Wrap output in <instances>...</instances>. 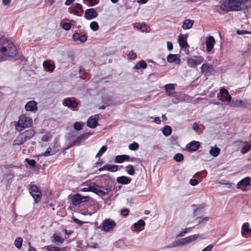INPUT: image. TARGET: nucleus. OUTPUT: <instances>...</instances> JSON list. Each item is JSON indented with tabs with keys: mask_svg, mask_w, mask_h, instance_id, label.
<instances>
[{
	"mask_svg": "<svg viewBox=\"0 0 251 251\" xmlns=\"http://www.w3.org/2000/svg\"><path fill=\"white\" fill-rule=\"evenodd\" d=\"M0 52L5 56L14 57L17 54V50L11 41L2 37L0 38Z\"/></svg>",
	"mask_w": 251,
	"mask_h": 251,
	"instance_id": "obj_1",
	"label": "nucleus"
},
{
	"mask_svg": "<svg viewBox=\"0 0 251 251\" xmlns=\"http://www.w3.org/2000/svg\"><path fill=\"white\" fill-rule=\"evenodd\" d=\"M245 4L240 0H225L220 5V9L223 11L230 12L240 11L243 9Z\"/></svg>",
	"mask_w": 251,
	"mask_h": 251,
	"instance_id": "obj_2",
	"label": "nucleus"
},
{
	"mask_svg": "<svg viewBox=\"0 0 251 251\" xmlns=\"http://www.w3.org/2000/svg\"><path fill=\"white\" fill-rule=\"evenodd\" d=\"M35 134V131L32 129L25 130L19 134L13 141V145H21L32 138Z\"/></svg>",
	"mask_w": 251,
	"mask_h": 251,
	"instance_id": "obj_3",
	"label": "nucleus"
},
{
	"mask_svg": "<svg viewBox=\"0 0 251 251\" xmlns=\"http://www.w3.org/2000/svg\"><path fill=\"white\" fill-rule=\"evenodd\" d=\"M32 125V119L29 117L22 116L15 124V127L18 131H22L25 128L30 127Z\"/></svg>",
	"mask_w": 251,
	"mask_h": 251,
	"instance_id": "obj_4",
	"label": "nucleus"
},
{
	"mask_svg": "<svg viewBox=\"0 0 251 251\" xmlns=\"http://www.w3.org/2000/svg\"><path fill=\"white\" fill-rule=\"evenodd\" d=\"M101 185H100L103 190L111 191L113 188V180L107 175H103L100 176Z\"/></svg>",
	"mask_w": 251,
	"mask_h": 251,
	"instance_id": "obj_5",
	"label": "nucleus"
},
{
	"mask_svg": "<svg viewBox=\"0 0 251 251\" xmlns=\"http://www.w3.org/2000/svg\"><path fill=\"white\" fill-rule=\"evenodd\" d=\"M29 192L33 198L35 202L37 203L41 200L42 194L38 187L35 185L29 186Z\"/></svg>",
	"mask_w": 251,
	"mask_h": 251,
	"instance_id": "obj_6",
	"label": "nucleus"
},
{
	"mask_svg": "<svg viewBox=\"0 0 251 251\" xmlns=\"http://www.w3.org/2000/svg\"><path fill=\"white\" fill-rule=\"evenodd\" d=\"M115 226L116 223L113 220L107 219L102 223L101 230L105 232H109L112 230Z\"/></svg>",
	"mask_w": 251,
	"mask_h": 251,
	"instance_id": "obj_7",
	"label": "nucleus"
},
{
	"mask_svg": "<svg viewBox=\"0 0 251 251\" xmlns=\"http://www.w3.org/2000/svg\"><path fill=\"white\" fill-rule=\"evenodd\" d=\"M191 100L190 96L187 94H181L175 96V98L172 99V102L176 104L179 102L187 101L189 102Z\"/></svg>",
	"mask_w": 251,
	"mask_h": 251,
	"instance_id": "obj_8",
	"label": "nucleus"
},
{
	"mask_svg": "<svg viewBox=\"0 0 251 251\" xmlns=\"http://www.w3.org/2000/svg\"><path fill=\"white\" fill-rule=\"evenodd\" d=\"M62 104L64 106L68 107L71 109H75L78 106V102L75 100H72L70 98H67L65 99L62 102Z\"/></svg>",
	"mask_w": 251,
	"mask_h": 251,
	"instance_id": "obj_9",
	"label": "nucleus"
},
{
	"mask_svg": "<svg viewBox=\"0 0 251 251\" xmlns=\"http://www.w3.org/2000/svg\"><path fill=\"white\" fill-rule=\"evenodd\" d=\"M89 198V197L82 196L79 194H76L73 197L72 202L74 205H77L81 202L88 201Z\"/></svg>",
	"mask_w": 251,
	"mask_h": 251,
	"instance_id": "obj_10",
	"label": "nucleus"
},
{
	"mask_svg": "<svg viewBox=\"0 0 251 251\" xmlns=\"http://www.w3.org/2000/svg\"><path fill=\"white\" fill-rule=\"evenodd\" d=\"M187 34H180L178 36V42L179 45L181 49L184 50L188 49L189 48V45L187 42Z\"/></svg>",
	"mask_w": 251,
	"mask_h": 251,
	"instance_id": "obj_11",
	"label": "nucleus"
},
{
	"mask_svg": "<svg viewBox=\"0 0 251 251\" xmlns=\"http://www.w3.org/2000/svg\"><path fill=\"white\" fill-rule=\"evenodd\" d=\"M99 115H94L90 117L87 121V126L92 128H95L98 125Z\"/></svg>",
	"mask_w": 251,
	"mask_h": 251,
	"instance_id": "obj_12",
	"label": "nucleus"
},
{
	"mask_svg": "<svg viewBox=\"0 0 251 251\" xmlns=\"http://www.w3.org/2000/svg\"><path fill=\"white\" fill-rule=\"evenodd\" d=\"M200 145L199 141H193L187 144L185 148L187 151L192 152L197 151L200 148Z\"/></svg>",
	"mask_w": 251,
	"mask_h": 251,
	"instance_id": "obj_13",
	"label": "nucleus"
},
{
	"mask_svg": "<svg viewBox=\"0 0 251 251\" xmlns=\"http://www.w3.org/2000/svg\"><path fill=\"white\" fill-rule=\"evenodd\" d=\"M215 43L214 37L212 36L207 37L205 40L206 50L207 51L210 52L213 49Z\"/></svg>",
	"mask_w": 251,
	"mask_h": 251,
	"instance_id": "obj_14",
	"label": "nucleus"
},
{
	"mask_svg": "<svg viewBox=\"0 0 251 251\" xmlns=\"http://www.w3.org/2000/svg\"><path fill=\"white\" fill-rule=\"evenodd\" d=\"M25 108L26 111L35 112L37 110V102L35 100H30L25 104Z\"/></svg>",
	"mask_w": 251,
	"mask_h": 251,
	"instance_id": "obj_15",
	"label": "nucleus"
},
{
	"mask_svg": "<svg viewBox=\"0 0 251 251\" xmlns=\"http://www.w3.org/2000/svg\"><path fill=\"white\" fill-rule=\"evenodd\" d=\"M91 134L90 133H85L77 137L76 139H75L72 142V145H79L81 143H83L86 139H87L88 137Z\"/></svg>",
	"mask_w": 251,
	"mask_h": 251,
	"instance_id": "obj_16",
	"label": "nucleus"
},
{
	"mask_svg": "<svg viewBox=\"0 0 251 251\" xmlns=\"http://www.w3.org/2000/svg\"><path fill=\"white\" fill-rule=\"evenodd\" d=\"M98 16V13L94 8H91L85 11L84 17L87 20H92Z\"/></svg>",
	"mask_w": 251,
	"mask_h": 251,
	"instance_id": "obj_17",
	"label": "nucleus"
},
{
	"mask_svg": "<svg viewBox=\"0 0 251 251\" xmlns=\"http://www.w3.org/2000/svg\"><path fill=\"white\" fill-rule=\"evenodd\" d=\"M167 61L169 63H176V64H179L181 62V60L179 58V56L176 54H170L167 57Z\"/></svg>",
	"mask_w": 251,
	"mask_h": 251,
	"instance_id": "obj_18",
	"label": "nucleus"
},
{
	"mask_svg": "<svg viewBox=\"0 0 251 251\" xmlns=\"http://www.w3.org/2000/svg\"><path fill=\"white\" fill-rule=\"evenodd\" d=\"M212 69V65L208 63H203L201 67V72L207 75L211 74V71Z\"/></svg>",
	"mask_w": 251,
	"mask_h": 251,
	"instance_id": "obj_19",
	"label": "nucleus"
},
{
	"mask_svg": "<svg viewBox=\"0 0 251 251\" xmlns=\"http://www.w3.org/2000/svg\"><path fill=\"white\" fill-rule=\"evenodd\" d=\"M58 151V149L55 147L48 148L44 153L39 155L40 156H48L55 154Z\"/></svg>",
	"mask_w": 251,
	"mask_h": 251,
	"instance_id": "obj_20",
	"label": "nucleus"
},
{
	"mask_svg": "<svg viewBox=\"0 0 251 251\" xmlns=\"http://www.w3.org/2000/svg\"><path fill=\"white\" fill-rule=\"evenodd\" d=\"M118 169V166L116 165H105L103 167L99 168L100 171H102L103 170H106L112 172H115Z\"/></svg>",
	"mask_w": 251,
	"mask_h": 251,
	"instance_id": "obj_21",
	"label": "nucleus"
},
{
	"mask_svg": "<svg viewBox=\"0 0 251 251\" xmlns=\"http://www.w3.org/2000/svg\"><path fill=\"white\" fill-rule=\"evenodd\" d=\"M199 236V234H195L181 239L180 240L182 245H184L186 244L189 243L192 241L197 239L198 238Z\"/></svg>",
	"mask_w": 251,
	"mask_h": 251,
	"instance_id": "obj_22",
	"label": "nucleus"
},
{
	"mask_svg": "<svg viewBox=\"0 0 251 251\" xmlns=\"http://www.w3.org/2000/svg\"><path fill=\"white\" fill-rule=\"evenodd\" d=\"M164 88L168 96H172L175 93V88L174 84L170 83L166 84L164 86Z\"/></svg>",
	"mask_w": 251,
	"mask_h": 251,
	"instance_id": "obj_23",
	"label": "nucleus"
},
{
	"mask_svg": "<svg viewBox=\"0 0 251 251\" xmlns=\"http://www.w3.org/2000/svg\"><path fill=\"white\" fill-rule=\"evenodd\" d=\"M129 160H130L129 155L123 154L117 155L115 158L114 161L116 163H122L125 161H128Z\"/></svg>",
	"mask_w": 251,
	"mask_h": 251,
	"instance_id": "obj_24",
	"label": "nucleus"
},
{
	"mask_svg": "<svg viewBox=\"0 0 251 251\" xmlns=\"http://www.w3.org/2000/svg\"><path fill=\"white\" fill-rule=\"evenodd\" d=\"M220 93L226 101H230L231 100L232 98L231 96L226 89L224 88H222L220 91Z\"/></svg>",
	"mask_w": 251,
	"mask_h": 251,
	"instance_id": "obj_25",
	"label": "nucleus"
},
{
	"mask_svg": "<svg viewBox=\"0 0 251 251\" xmlns=\"http://www.w3.org/2000/svg\"><path fill=\"white\" fill-rule=\"evenodd\" d=\"M117 181L118 183L122 184H127L131 181V179L126 176H121L117 178Z\"/></svg>",
	"mask_w": 251,
	"mask_h": 251,
	"instance_id": "obj_26",
	"label": "nucleus"
},
{
	"mask_svg": "<svg viewBox=\"0 0 251 251\" xmlns=\"http://www.w3.org/2000/svg\"><path fill=\"white\" fill-rule=\"evenodd\" d=\"M194 24V21L190 19L185 20L182 24V27L183 29H188L191 28Z\"/></svg>",
	"mask_w": 251,
	"mask_h": 251,
	"instance_id": "obj_27",
	"label": "nucleus"
},
{
	"mask_svg": "<svg viewBox=\"0 0 251 251\" xmlns=\"http://www.w3.org/2000/svg\"><path fill=\"white\" fill-rule=\"evenodd\" d=\"M145 225V222L144 220L140 219L137 222L133 224V226L135 230L139 231L141 230L142 227H144Z\"/></svg>",
	"mask_w": 251,
	"mask_h": 251,
	"instance_id": "obj_28",
	"label": "nucleus"
},
{
	"mask_svg": "<svg viewBox=\"0 0 251 251\" xmlns=\"http://www.w3.org/2000/svg\"><path fill=\"white\" fill-rule=\"evenodd\" d=\"M99 185V187H97L94 193L96 194L99 196H105L109 194L111 191H105L104 190H102Z\"/></svg>",
	"mask_w": 251,
	"mask_h": 251,
	"instance_id": "obj_29",
	"label": "nucleus"
},
{
	"mask_svg": "<svg viewBox=\"0 0 251 251\" xmlns=\"http://www.w3.org/2000/svg\"><path fill=\"white\" fill-rule=\"evenodd\" d=\"M251 177L248 176L241 180L238 184L244 187H247L250 185Z\"/></svg>",
	"mask_w": 251,
	"mask_h": 251,
	"instance_id": "obj_30",
	"label": "nucleus"
},
{
	"mask_svg": "<svg viewBox=\"0 0 251 251\" xmlns=\"http://www.w3.org/2000/svg\"><path fill=\"white\" fill-rule=\"evenodd\" d=\"M86 186L90 189V192L95 193L96 189L97 187H99V185L97 184L95 182H85L84 183Z\"/></svg>",
	"mask_w": 251,
	"mask_h": 251,
	"instance_id": "obj_31",
	"label": "nucleus"
},
{
	"mask_svg": "<svg viewBox=\"0 0 251 251\" xmlns=\"http://www.w3.org/2000/svg\"><path fill=\"white\" fill-rule=\"evenodd\" d=\"M220 152V149L217 147H211L209 151V153L213 157H217L218 156Z\"/></svg>",
	"mask_w": 251,
	"mask_h": 251,
	"instance_id": "obj_32",
	"label": "nucleus"
},
{
	"mask_svg": "<svg viewBox=\"0 0 251 251\" xmlns=\"http://www.w3.org/2000/svg\"><path fill=\"white\" fill-rule=\"evenodd\" d=\"M134 27L139 29L142 32H146L147 27L145 24H141L140 23H136L134 24Z\"/></svg>",
	"mask_w": 251,
	"mask_h": 251,
	"instance_id": "obj_33",
	"label": "nucleus"
},
{
	"mask_svg": "<svg viewBox=\"0 0 251 251\" xmlns=\"http://www.w3.org/2000/svg\"><path fill=\"white\" fill-rule=\"evenodd\" d=\"M147 67V64L146 62L143 60H142L140 61H139L137 64L135 65L134 68L136 70H139L140 69H145Z\"/></svg>",
	"mask_w": 251,
	"mask_h": 251,
	"instance_id": "obj_34",
	"label": "nucleus"
},
{
	"mask_svg": "<svg viewBox=\"0 0 251 251\" xmlns=\"http://www.w3.org/2000/svg\"><path fill=\"white\" fill-rule=\"evenodd\" d=\"M251 150V144L248 142H245L243 147L242 148L241 152L243 154L247 153Z\"/></svg>",
	"mask_w": 251,
	"mask_h": 251,
	"instance_id": "obj_35",
	"label": "nucleus"
},
{
	"mask_svg": "<svg viewBox=\"0 0 251 251\" xmlns=\"http://www.w3.org/2000/svg\"><path fill=\"white\" fill-rule=\"evenodd\" d=\"M82 5L80 3H76L75 5V9L73 11V13L77 16H80L79 11H82Z\"/></svg>",
	"mask_w": 251,
	"mask_h": 251,
	"instance_id": "obj_36",
	"label": "nucleus"
},
{
	"mask_svg": "<svg viewBox=\"0 0 251 251\" xmlns=\"http://www.w3.org/2000/svg\"><path fill=\"white\" fill-rule=\"evenodd\" d=\"M172 131L171 126H165L162 129V132L164 136H168L170 135Z\"/></svg>",
	"mask_w": 251,
	"mask_h": 251,
	"instance_id": "obj_37",
	"label": "nucleus"
},
{
	"mask_svg": "<svg viewBox=\"0 0 251 251\" xmlns=\"http://www.w3.org/2000/svg\"><path fill=\"white\" fill-rule=\"evenodd\" d=\"M43 66L45 68H47L49 71L52 72L54 69V65L50 64L48 61H45L43 62Z\"/></svg>",
	"mask_w": 251,
	"mask_h": 251,
	"instance_id": "obj_38",
	"label": "nucleus"
},
{
	"mask_svg": "<svg viewBox=\"0 0 251 251\" xmlns=\"http://www.w3.org/2000/svg\"><path fill=\"white\" fill-rule=\"evenodd\" d=\"M126 173L131 176H133L135 174V170L131 165H128L126 167Z\"/></svg>",
	"mask_w": 251,
	"mask_h": 251,
	"instance_id": "obj_39",
	"label": "nucleus"
},
{
	"mask_svg": "<svg viewBox=\"0 0 251 251\" xmlns=\"http://www.w3.org/2000/svg\"><path fill=\"white\" fill-rule=\"evenodd\" d=\"M250 224L249 223H244L242 226V229L248 234H251V228L249 227Z\"/></svg>",
	"mask_w": 251,
	"mask_h": 251,
	"instance_id": "obj_40",
	"label": "nucleus"
},
{
	"mask_svg": "<svg viewBox=\"0 0 251 251\" xmlns=\"http://www.w3.org/2000/svg\"><path fill=\"white\" fill-rule=\"evenodd\" d=\"M22 243L23 239L21 237H18L16 238L14 241V245L17 249H20L22 247Z\"/></svg>",
	"mask_w": 251,
	"mask_h": 251,
	"instance_id": "obj_41",
	"label": "nucleus"
},
{
	"mask_svg": "<svg viewBox=\"0 0 251 251\" xmlns=\"http://www.w3.org/2000/svg\"><path fill=\"white\" fill-rule=\"evenodd\" d=\"M48 251H63L58 247L52 245H48L45 247Z\"/></svg>",
	"mask_w": 251,
	"mask_h": 251,
	"instance_id": "obj_42",
	"label": "nucleus"
},
{
	"mask_svg": "<svg viewBox=\"0 0 251 251\" xmlns=\"http://www.w3.org/2000/svg\"><path fill=\"white\" fill-rule=\"evenodd\" d=\"M194 58L196 66L198 65L201 64L204 60V58L201 56H194Z\"/></svg>",
	"mask_w": 251,
	"mask_h": 251,
	"instance_id": "obj_43",
	"label": "nucleus"
},
{
	"mask_svg": "<svg viewBox=\"0 0 251 251\" xmlns=\"http://www.w3.org/2000/svg\"><path fill=\"white\" fill-rule=\"evenodd\" d=\"M187 65L191 68H195L196 67L194 58H189L187 60Z\"/></svg>",
	"mask_w": 251,
	"mask_h": 251,
	"instance_id": "obj_44",
	"label": "nucleus"
},
{
	"mask_svg": "<svg viewBox=\"0 0 251 251\" xmlns=\"http://www.w3.org/2000/svg\"><path fill=\"white\" fill-rule=\"evenodd\" d=\"M99 27V26L98 23L95 21L92 22L90 24V28L94 31L98 30Z\"/></svg>",
	"mask_w": 251,
	"mask_h": 251,
	"instance_id": "obj_45",
	"label": "nucleus"
},
{
	"mask_svg": "<svg viewBox=\"0 0 251 251\" xmlns=\"http://www.w3.org/2000/svg\"><path fill=\"white\" fill-rule=\"evenodd\" d=\"M174 159L176 162H181L184 159V156L182 154L177 153L174 155Z\"/></svg>",
	"mask_w": 251,
	"mask_h": 251,
	"instance_id": "obj_46",
	"label": "nucleus"
},
{
	"mask_svg": "<svg viewBox=\"0 0 251 251\" xmlns=\"http://www.w3.org/2000/svg\"><path fill=\"white\" fill-rule=\"evenodd\" d=\"M107 147L105 146H103L99 150L97 154H96V157H100L102 155V154L106 151Z\"/></svg>",
	"mask_w": 251,
	"mask_h": 251,
	"instance_id": "obj_47",
	"label": "nucleus"
},
{
	"mask_svg": "<svg viewBox=\"0 0 251 251\" xmlns=\"http://www.w3.org/2000/svg\"><path fill=\"white\" fill-rule=\"evenodd\" d=\"M53 242H59L60 243H63L64 241V239L63 238H62L60 236L53 235Z\"/></svg>",
	"mask_w": 251,
	"mask_h": 251,
	"instance_id": "obj_48",
	"label": "nucleus"
},
{
	"mask_svg": "<svg viewBox=\"0 0 251 251\" xmlns=\"http://www.w3.org/2000/svg\"><path fill=\"white\" fill-rule=\"evenodd\" d=\"M84 125L83 123L76 122L74 125V128L77 131H79L82 129V125Z\"/></svg>",
	"mask_w": 251,
	"mask_h": 251,
	"instance_id": "obj_49",
	"label": "nucleus"
},
{
	"mask_svg": "<svg viewBox=\"0 0 251 251\" xmlns=\"http://www.w3.org/2000/svg\"><path fill=\"white\" fill-rule=\"evenodd\" d=\"M139 145L137 143L134 142L129 145L128 148L131 151H136L139 148Z\"/></svg>",
	"mask_w": 251,
	"mask_h": 251,
	"instance_id": "obj_50",
	"label": "nucleus"
},
{
	"mask_svg": "<svg viewBox=\"0 0 251 251\" xmlns=\"http://www.w3.org/2000/svg\"><path fill=\"white\" fill-rule=\"evenodd\" d=\"M182 245L181 240H176L174 241L171 244H170L168 248H174L178 246Z\"/></svg>",
	"mask_w": 251,
	"mask_h": 251,
	"instance_id": "obj_51",
	"label": "nucleus"
},
{
	"mask_svg": "<svg viewBox=\"0 0 251 251\" xmlns=\"http://www.w3.org/2000/svg\"><path fill=\"white\" fill-rule=\"evenodd\" d=\"M203 206H200L199 207L197 208L193 212L194 216L198 215L200 213H202L203 212Z\"/></svg>",
	"mask_w": 251,
	"mask_h": 251,
	"instance_id": "obj_52",
	"label": "nucleus"
},
{
	"mask_svg": "<svg viewBox=\"0 0 251 251\" xmlns=\"http://www.w3.org/2000/svg\"><path fill=\"white\" fill-rule=\"evenodd\" d=\"M25 161L29 165L32 167L35 166L36 163L34 159H29L28 158H26L25 159Z\"/></svg>",
	"mask_w": 251,
	"mask_h": 251,
	"instance_id": "obj_53",
	"label": "nucleus"
},
{
	"mask_svg": "<svg viewBox=\"0 0 251 251\" xmlns=\"http://www.w3.org/2000/svg\"><path fill=\"white\" fill-rule=\"evenodd\" d=\"M198 218L200 219L198 223L199 224L204 223L205 222L209 220V217H200Z\"/></svg>",
	"mask_w": 251,
	"mask_h": 251,
	"instance_id": "obj_54",
	"label": "nucleus"
},
{
	"mask_svg": "<svg viewBox=\"0 0 251 251\" xmlns=\"http://www.w3.org/2000/svg\"><path fill=\"white\" fill-rule=\"evenodd\" d=\"M71 24L68 23H65L62 25V27L66 30H69L71 29Z\"/></svg>",
	"mask_w": 251,
	"mask_h": 251,
	"instance_id": "obj_55",
	"label": "nucleus"
},
{
	"mask_svg": "<svg viewBox=\"0 0 251 251\" xmlns=\"http://www.w3.org/2000/svg\"><path fill=\"white\" fill-rule=\"evenodd\" d=\"M136 55L135 53H134L132 51L129 52L128 54V57L131 59H134L136 58Z\"/></svg>",
	"mask_w": 251,
	"mask_h": 251,
	"instance_id": "obj_56",
	"label": "nucleus"
},
{
	"mask_svg": "<svg viewBox=\"0 0 251 251\" xmlns=\"http://www.w3.org/2000/svg\"><path fill=\"white\" fill-rule=\"evenodd\" d=\"M79 41L81 43H84L87 41V38L85 35H82L79 36Z\"/></svg>",
	"mask_w": 251,
	"mask_h": 251,
	"instance_id": "obj_57",
	"label": "nucleus"
},
{
	"mask_svg": "<svg viewBox=\"0 0 251 251\" xmlns=\"http://www.w3.org/2000/svg\"><path fill=\"white\" fill-rule=\"evenodd\" d=\"M214 245H209L205 248H204L203 250H201V251H211Z\"/></svg>",
	"mask_w": 251,
	"mask_h": 251,
	"instance_id": "obj_58",
	"label": "nucleus"
},
{
	"mask_svg": "<svg viewBox=\"0 0 251 251\" xmlns=\"http://www.w3.org/2000/svg\"><path fill=\"white\" fill-rule=\"evenodd\" d=\"M79 36H80L79 34L78 33L75 32L73 35L72 38H73V39L75 41H79Z\"/></svg>",
	"mask_w": 251,
	"mask_h": 251,
	"instance_id": "obj_59",
	"label": "nucleus"
},
{
	"mask_svg": "<svg viewBox=\"0 0 251 251\" xmlns=\"http://www.w3.org/2000/svg\"><path fill=\"white\" fill-rule=\"evenodd\" d=\"M129 210L127 209H122L121 214L124 216H126L128 214Z\"/></svg>",
	"mask_w": 251,
	"mask_h": 251,
	"instance_id": "obj_60",
	"label": "nucleus"
},
{
	"mask_svg": "<svg viewBox=\"0 0 251 251\" xmlns=\"http://www.w3.org/2000/svg\"><path fill=\"white\" fill-rule=\"evenodd\" d=\"M250 31H248L245 30H239L237 31V33L239 35H244L246 34H250Z\"/></svg>",
	"mask_w": 251,
	"mask_h": 251,
	"instance_id": "obj_61",
	"label": "nucleus"
},
{
	"mask_svg": "<svg viewBox=\"0 0 251 251\" xmlns=\"http://www.w3.org/2000/svg\"><path fill=\"white\" fill-rule=\"evenodd\" d=\"M190 183L192 186H196L198 184V181L196 179H191L190 180Z\"/></svg>",
	"mask_w": 251,
	"mask_h": 251,
	"instance_id": "obj_62",
	"label": "nucleus"
},
{
	"mask_svg": "<svg viewBox=\"0 0 251 251\" xmlns=\"http://www.w3.org/2000/svg\"><path fill=\"white\" fill-rule=\"evenodd\" d=\"M192 128L194 131H198L200 127L198 124L195 123L193 124Z\"/></svg>",
	"mask_w": 251,
	"mask_h": 251,
	"instance_id": "obj_63",
	"label": "nucleus"
},
{
	"mask_svg": "<svg viewBox=\"0 0 251 251\" xmlns=\"http://www.w3.org/2000/svg\"><path fill=\"white\" fill-rule=\"evenodd\" d=\"M50 139V137L48 135H44L42 138V140L44 142L48 141Z\"/></svg>",
	"mask_w": 251,
	"mask_h": 251,
	"instance_id": "obj_64",
	"label": "nucleus"
}]
</instances>
